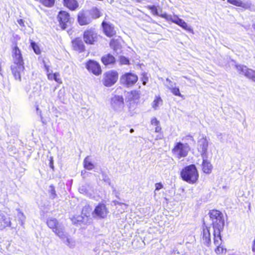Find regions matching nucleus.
<instances>
[{"label": "nucleus", "instance_id": "obj_1", "mask_svg": "<svg viewBox=\"0 0 255 255\" xmlns=\"http://www.w3.org/2000/svg\"><path fill=\"white\" fill-rule=\"evenodd\" d=\"M11 56L13 63L10 68L12 73L15 79L20 81L21 73L25 69L24 62L21 51L16 41L13 43V46L11 47Z\"/></svg>", "mask_w": 255, "mask_h": 255}, {"label": "nucleus", "instance_id": "obj_2", "mask_svg": "<svg viewBox=\"0 0 255 255\" xmlns=\"http://www.w3.org/2000/svg\"><path fill=\"white\" fill-rule=\"evenodd\" d=\"M180 177L183 181L188 184H194L199 180V174L196 165L191 164L185 166L181 170Z\"/></svg>", "mask_w": 255, "mask_h": 255}, {"label": "nucleus", "instance_id": "obj_3", "mask_svg": "<svg viewBox=\"0 0 255 255\" xmlns=\"http://www.w3.org/2000/svg\"><path fill=\"white\" fill-rule=\"evenodd\" d=\"M46 224L48 228L60 239H64L66 237L64 227L56 218H48L47 220Z\"/></svg>", "mask_w": 255, "mask_h": 255}, {"label": "nucleus", "instance_id": "obj_4", "mask_svg": "<svg viewBox=\"0 0 255 255\" xmlns=\"http://www.w3.org/2000/svg\"><path fill=\"white\" fill-rule=\"evenodd\" d=\"M190 150V147L187 143H183L180 141L176 142L171 152L172 155L177 159L186 157Z\"/></svg>", "mask_w": 255, "mask_h": 255}, {"label": "nucleus", "instance_id": "obj_5", "mask_svg": "<svg viewBox=\"0 0 255 255\" xmlns=\"http://www.w3.org/2000/svg\"><path fill=\"white\" fill-rule=\"evenodd\" d=\"M56 18L59 26L62 30L66 29L73 21L70 13L65 10H60L58 12Z\"/></svg>", "mask_w": 255, "mask_h": 255}, {"label": "nucleus", "instance_id": "obj_6", "mask_svg": "<svg viewBox=\"0 0 255 255\" xmlns=\"http://www.w3.org/2000/svg\"><path fill=\"white\" fill-rule=\"evenodd\" d=\"M210 219L212 220L213 228H224V220L222 213L219 210L213 209L209 212Z\"/></svg>", "mask_w": 255, "mask_h": 255}, {"label": "nucleus", "instance_id": "obj_7", "mask_svg": "<svg viewBox=\"0 0 255 255\" xmlns=\"http://www.w3.org/2000/svg\"><path fill=\"white\" fill-rule=\"evenodd\" d=\"M138 80V76L135 73L128 72L125 73L121 76L120 82L124 87L131 88L134 86Z\"/></svg>", "mask_w": 255, "mask_h": 255}, {"label": "nucleus", "instance_id": "obj_8", "mask_svg": "<svg viewBox=\"0 0 255 255\" xmlns=\"http://www.w3.org/2000/svg\"><path fill=\"white\" fill-rule=\"evenodd\" d=\"M119 78V73L114 70H109L103 75V84L106 87H109L114 85Z\"/></svg>", "mask_w": 255, "mask_h": 255}, {"label": "nucleus", "instance_id": "obj_9", "mask_svg": "<svg viewBox=\"0 0 255 255\" xmlns=\"http://www.w3.org/2000/svg\"><path fill=\"white\" fill-rule=\"evenodd\" d=\"M42 63L46 71L48 79L49 80H54L59 84H61L62 80L60 74L58 72L52 73L50 72L49 60L48 59H43Z\"/></svg>", "mask_w": 255, "mask_h": 255}, {"label": "nucleus", "instance_id": "obj_10", "mask_svg": "<svg viewBox=\"0 0 255 255\" xmlns=\"http://www.w3.org/2000/svg\"><path fill=\"white\" fill-rule=\"evenodd\" d=\"M109 213V210L106 205L103 202H100L95 207L93 215L99 219H105L107 218Z\"/></svg>", "mask_w": 255, "mask_h": 255}, {"label": "nucleus", "instance_id": "obj_11", "mask_svg": "<svg viewBox=\"0 0 255 255\" xmlns=\"http://www.w3.org/2000/svg\"><path fill=\"white\" fill-rule=\"evenodd\" d=\"M97 33L94 28H88L83 32V38L84 42L87 44H94L97 41Z\"/></svg>", "mask_w": 255, "mask_h": 255}, {"label": "nucleus", "instance_id": "obj_12", "mask_svg": "<svg viewBox=\"0 0 255 255\" xmlns=\"http://www.w3.org/2000/svg\"><path fill=\"white\" fill-rule=\"evenodd\" d=\"M85 67L87 70L96 76H99L102 73V70L100 64L94 60H88Z\"/></svg>", "mask_w": 255, "mask_h": 255}, {"label": "nucleus", "instance_id": "obj_13", "mask_svg": "<svg viewBox=\"0 0 255 255\" xmlns=\"http://www.w3.org/2000/svg\"><path fill=\"white\" fill-rule=\"evenodd\" d=\"M198 150L202 158H207L208 142L206 137H202L198 141Z\"/></svg>", "mask_w": 255, "mask_h": 255}, {"label": "nucleus", "instance_id": "obj_14", "mask_svg": "<svg viewBox=\"0 0 255 255\" xmlns=\"http://www.w3.org/2000/svg\"><path fill=\"white\" fill-rule=\"evenodd\" d=\"M77 22L81 26L87 25L92 22V19L86 11L82 10L77 14Z\"/></svg>", "mask_w": 255, "mask_h": 255}, {"label": "nucleus", "instance_id": "obj_15", "mask_svg": "<svg viewBox=\"0 0 255 255\" xmlns=\"http://www.w3.org/2000/svg\"><path fill=\"white\" fill-rule=\"evenodd\" d=\"M72 48L79 53L85 51L86 48L82 39L79 37H75L71 41Z\"/></svg>", "mask_w": 255, "mask_h": 255}, {"label": "nucleus", "instance_id": "obj_16", "mask_svg": "<svg viewBox=\"0 0 255 255\" xmlns=\"http://www.w3.org/2000/svg\"><path fill=\"white\" fill-rule=\"evenodd\" d=\"M102 26L104 33L107 37H112L116 35V30L113 24L103 21L102 23Z\"/></svg>", "mask_w": 255, "mask_h": 255}, {"label": "nucleus", "instance_id": "obj_17", "mask_svg": "<svg viewBox=\"0 0 255 255\" xmlns=\"http://www.w3.org/2000/svg\"><path fill=\"white\" fill-rule=\"evenodd\" d=\"M238 71L240 73H244V75L248 78L251 79L255 82V71L247 68L244 65H238L236 66Z\"/></svg>", "mask_w": 255, "mask_h": 255}, {"label": "nucleus", "instance_id": "obj_18", "mask_svg": "<svg viewBox=\"0 0 255 255\" xmlns=\"http://www.w3.org/2000/svg\"><path fill=\"white\" fill-rule=\"evenodd\" d=\"M111 105L115 109L123 107L124 100L123 96L115 95L111 99Z\"/></svg>", "mask_w": 255, "mask_h": 255}, {"label": "nucleus", "instance_id": "obj_19", "mask_svg": "<svg viewBox=\"0 0 255 255\" xmlns=\"http://www.w3.org/2000/svg\"><path fill=\"white\" fill-rule=\"evenodd\" d=\"M101 62L106 66L114 65L116 63V59L115 56L111 53H107L101 57Z\"/></svg>", "mask_w": 255, "mask_h": 255}, {"label": "nucleus", "instance_id": "obj_20", "mask_svg": "<svg viewBox=\"0 0 255 255\" xmlns=\"http://www.w3.org/2000/svg\"><path fill=\"white\" fill-rule=\"evenodd\" d=\"M63 5L71 11H75L79 7L77 0H63Z\"/></svg>", "mask_w": 255, "mask_h": 255}, {"label": "nucleus", "instance_id": "obj_21", "mask_svg": "<svg viewBox=\"0 0 255 255\" xmlns=\"http://www.w3.org/2000/svg\"><path fill=\"white\" fill-rule=\"evenodd\" d=\"M202 239L204 242V244L207 247H209L211 244V235L209 227H203L202 229Z\"/></svg>", "mask_w": 255, "mask_h": 255}, {"label": "nucleus", "instance_id": "obj_22", "mask_svg": "<svg viewBox=\"0 0 255 255\" xmlns=\"http://www.w3.org/2000/svg\"><path fill=\"white\" fill-rule=\"evenodd\" d=\"M213 232L214 236V244L216 245H222V239L221 235V233L223 231V228H214Z\"/></svg>", "mask_w": 255, "mask_h": 255}, {"label": "nucleus", "instance_id": "obj_23", "mask_svg": "<svg viewBox=\"0 0 255 255\" xmlns=\"http://www.w3.org/2000/svg\"><path fill=\"white\" fill-rule=\"evenodd\" d=\"M202 171L206 174H209L212 172L213 166L210 161L207 158H203L202 163Z\"/></svg>", "mask_w": 255, "mask_h": 255}, {"label": "nucleus", "instance_id": "obj_24", "mask_svg": "<svg viewBox=\"0 0 255 255\" xmlns=\"http://www.w3.org/2000/svg\"><path fill=\"white\" fill-rule=\"evenodd\" d=\"M227 2L231 4L238 7H241L245 9L250 8L251 4L248 3H244L241 0H227Z\"/></svg>", "mask_w": 255, "mask_h": 255}, {"label": "nucleus", "instance_id": "obj_25", "mask_svg": "<svg viewBox=\"0 0 255 255\" xmlns=\"http://www.w3.org/2000/svg\"><path fill=\"white\" fill-rule=\"evenodd\" d=\"M171 21L182 28L187 30H190V28L188 26L187 23L182 19L179 18L178 16H175L174 19H171Z\"/></svg>", "mask_w": 255, "mask_h": 255}, {"label": "nucleus", "instance_id": "obj_26", "mask_svg": "<svg viewBox=\"0 0 255 255\" xmlns=\"http://www.w3.org/2000/svg\"><path fill=\"white\" fill-rule=\"evenodd\" d=\"M151 124L155 127V132L161 133L162 131V128L160 125L159 121L156 118H153L151 120Z\"/></svg>", "mask_w": 255, "mask_h": 255}, {"label": "nucleus", "instance_id": "obj_27", "mask_svg": "<svg viewBox=\"0 0 255 255\" xmlns=\"http://www.w3.org/2000/svg\"><path fill=\"white\" fill-rule=\"evenodd\" d=\"M38 2L44 6L48 8L53 7L55 4L56 0H37Z\"/></svg>", "mask_w": 255, "mask_h": 255}, {"label": "nucleus", "instance_id": "obj_28", "mask_svg": "<svg viewBox=\"0 0 255 255\" xmlns=\"http://www.w3.org/2000/svg\"><path fill=\"white\" fill-rule=\"evenodd\" d=\"M84 167L87 170H91L94 168V164L89 160V156H87L84 160Z\"/></svg>", "mask_w": 255, "mask_h": 255}, {"label": "nucleus", "instance_id": "obj_29", "mask_svg": "<svg viewBox=\"0 0 255 255\" xmlns=\"http://www.w3.org/2000/svg\"><path fill=\"white\" fill-rule=\"evenodd\" d=\"M91 19H96L101 16V13L97 7H93L90 12Z\"/></svg>", "mask_w": 255, "mask_h": 255}, {"label": "nucleus", "instance_id": "obj_30", "mask_svg": "<svg viewBox=\"0 0 255 255\" xmlns=\"http://www.w3.org/2000/svg\"><path fill=\"white\" fill-rule=\"evenodd\" d=\"M128 95L130 100H135L139 98L140 93L139 91L131 90L129 92Z\"/></svg>", "mask_w": 255, "mask_h": 255}, {"label": "nucleus", "instance_id": "obj_31", "mask_svg": "<svg viewBox=\"0 0 255 255\" xmlns=\"http://www.w3.org/2000/svg\"><path fill=\"white\" fill-rule=\"evenodd\" d=\"M30 46L33 49L34 53L37 55H39L41 54V49L39 46V45L36 43L34 41L30 40Z\"/></svg>", "mask_w": 255, "mask_h": 255}, {"label": "nucleus", "instance_id": "obj_32", "mask_svg": "<svg viewBox=\"0 0 255 255\" xmlns=\"http://www.w3.org/2000/svg\"><path fill=\"white\" fill-rule=\"evenodd\" d=\"M163 101L159 96H156L153 101L152 107L154 109H157L160 105H161Z\"/></svg>", "mask_w": 255, "mask_h": 255}, {"label": "nucleus", "instance_id": "obj_33", "mask_svg": "<svg viewBox=\"0 0 255 255\" xmlns=\"http://www.w3.org/2000/svg\"><path fill=\"white\" fill-rule=\"evenodd\" d=\"M216 248L215 249V252L217 255H221L226 253V249L222 245H216Z\"/></svg>", "mask_w": 255, "mask_h": 255}, {"label": "nucleus", "instance_id": "obj_34", "mask_svg": "<svg viewBox=\"0 0 255 255\" xmlns=\"http://www.w3.org/2000/svg\"><path fill=\"white\" fill-rule=\"evenodd\" d=\"M146 8L150 10L151 14L153 15H158L159 13L158 12V10L157 7L154 5H147Z\"/></svg>", "mask_w": 255, "mask_h": 255}, {"label": "nucleus", "instance_id": "obj_35", "mask_svg": "<svg viewBox=\"0 0 255 255\" xmlns=\"http://www.w3.org/2000/svg\"><path fill=\"white\" fill-rule=\"evenodd\" d=\"M171 92L175 96L182 97L183 96L180 92L179 89L178 87L168 88Z\"/></svg>", "mask_w": 255, "mask_h": 255}, {"label": "nucleus", "instance_id": "obj_36", "mask_svg": "<svg viewBox=\"0 0 255 255\" xmlns=\"http://www.w3.org/2000/svg\"><path fill=\"white\" fill-rule=\"evenodd\" d=\"M119 63H120V65H129L130 64V62H129V59L128 58H127L124 56H120L119 57Z\"/></svg>", "mask_w": 255, "mask_h": 255}, {"label": "nucleus", "instance_id": "obj_37", "mask_svg": "<svg viewBox=\"0 0 255 255\" xmlns=\"http://www.w3.org/2000/svg\"><path fill=\"white\" fill-rule=\"evenodd\" d=\"M49 187L50 189V192L51 195L52 196V198H55L56 197V193L55 187L53 185H51L49 186Z\"/></svg>", "mask_w": 255, "mask_h": 255}, {"label": "nucleus", "instance_id": "obj_38", "mask_svg": "<svg viewBox=\"0 0 255 255\" xmlns=\"http://www.w3.org/2000/svg\"><path fill=\"white\" fill-rule=\"evenodd\" d=\"M158 16H160L162 18L165 19L167 20L171 21V19H174V18H172L170 15H168V14H167L165 13L159 14Z\"/></svg>", "mask_w": 255, "mask_h": 255}, {"label": "nucleus", "instance_id": "obj_39", "mask_svg": "<svg viewBox=\"0 0 255 255\" xmlns=\"http://www.w3.org/2000/svg\"><path fill=\"white\" fill-rule=\"evenodd\" d=\"M155 191L159 190L163 188V185L161 182L155 183Z\"/></svg>", "mask_w": 255, "mask_h": 255}, {"label": "nucleus", "instance_id": "obj_40", "mask_svg": "<svg viewBox=\"0 0 255 255\" xmlns=\"http://www.w3.org/2000/svg\"><path fill=\"white\" fill-rule=\"evenodd\" d=\"M49 160V166H50V168L53 170H54V161H53V157L52 156L50 157Z\"/></svg>", "mask_w": 255, "mask_h": 255}, {"label": "nucleus", "instance_id": "obj_41", "mask_svg": "<svg viewBox=\"0 0 255 255\" xmlns=\"http://www.w3.org/2000/svg\"><path fill=\"white\" fill-rule=\"evenodd\" d=\"M18 23L22 27H24V21L22 19H19L17 20Z\"/></svg>", "mask_w": 255, "mask_h": 255}, {"label": "nucleus", "instance_id": "obj_42", "mask_svg": "<svg viewBox=\"0 0 255 255\" xmlns=\"http://www.w3.org/2000/svg\"><path fill=\"white\" fill-rule=\"evenodd\" d=\"M252 251L255 253V239L254 240L252 245Z\"/></svg>", "mask_w": 255, "mask_h": 255}, {"label": "nucleus", "instance_id": "obj_43", "mask_svg": "<svg viewBox=\"0 0 255 255\" xmlns=\"http://www.w3.org/2000/svg\"><path fill=\"white\" fill-rule=\"evenodd\" d=\"M147 81V78H145V79L143 80L142 81L143 85H145L146 84Z\"/></svg>", "mask_w": 255, "mask_h": 255}, {"label": "nucleus", "instance_id": "obj_44", "mask_svg": "<svg viewBox=\"0 0 255 255\" xmlns=\"http://www.w3.org/2000/svg\"><path fill=\"white\" fill-rule=\"evenodd\" d=\"M115 42V40H114V39H112V40H111V41H110V45H111V46H112V43H114V42Z\"/></svg>", "mask_w": 255, "mask_h": 255}, {"label": "nucleus", "instance_id": "obj_45", "mask_svg": "<svg viewBox=\"0 0 255 255\" xmlns=\"http://www.w3.org/2000/svg\"><path fill=\"white\" fill-rule=\"evenodd\" d=\"M166 81L167 82H168L169 83H171V81L169 79H168V78H167V79H166Z\"/></svg>", "mask_w": 255, "mask_h": 255}, {"label": "nucleus", "instance_id": "obj_46", "mask_svg": "<svg viewBox=\"0 0 255 255\" xmlns=\"http://www.w3.org/2000/svg\"><path fill=\"white\" fill-rule=\"evenodd\" d=\"M133 131H134V130H133V129H132V128H131V129H130V132H131H131H133Z\"/></svg>", "mask_w": 255, "mask_h": 255}, {"label": "nucleus", "instance_id": "obj_47", "mask_svg": "<svg viewBox=\"0 0 255 255\" xmlns=\"http://www.w3.org/2000/svg\"><path fill=\"white\" fill-rule=\"evenodd\" d=\"M189 137H190L192 140H193V137L192 136L188 135Z\"/></svg>", "mask_w": 255, "mask_h": 255}, {"label": "nucleus", "instance_id": "obj_48", "mask_svg": "<svg viewBox=\"0 0 255 255\" xmlns=\"http://www.w3.org/2000/svg\"><path fill=\"white\" fill-rule=\"evenodd\" d=\"M117 204H122V203H118V202H117V203H115V204H116V205Z\"/></svg>", "mask_w": 255, "mask_h": 255}, {"label": "nucleus", "instance_id": "obj_49", "mask_svg": "<svg viewBox=\"0 0 255 255\" xmlns=\"http://www.w3.org/2000/svg\"><path fill=\"white\" fill-rule=\"evenodd\" d=\"M24 224V223L23 222H21V225H23Z\"/></svg>", "mask_w": 255, "mask_h": 255}, {"label": "nucleus", "instance_id": "obj_50", "mask_svg": "<svg viewBox=\"0 0 255 255\" xmlns=\"http://www.w3.org/2000/svg\"><path fill=\"white\" fill-rule=\"evenodd\" d=\"M7 225H9V226L10 225V222H8V224Z\"/></svg>", "mask_w": 255, "mask_h": 255}]
</instances>
